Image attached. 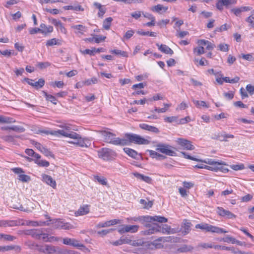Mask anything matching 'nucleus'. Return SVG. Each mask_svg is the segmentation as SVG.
Returning <instances> with one entry per match:
<instances>
[{"mask_svg":"<svg viewBox=\"0 0 254 254\" xmlns=\"http://www.w3.org/2000/svg\"><path fill=\"white\" fill-rule=\"evenodd\" d=\"M103 137L105 142L116 145L124 146L127 145L128 142L137 144H148L149 141L141 136L133 133H126V139L115 137L116 135L111 132L106 130L99 131Z\"/></svg>","mask_w":254,"mask_h":254,"instance_id":"1","label":"nucleus"},{"mask_svg":"<svg viewBox=\"0 0 254 254\" xmlns=\"http://www.w3.org/2000/svg\"><path fill=\"white\" fill-rule=\"evenodd\" d=\"M59 127L65 129L64 137L77 140V142H75L76 145L81 147H88L90 146L91 142L90 140L86 138H82L80 135L73 131V130L74 129L71 125L63 124L59 125Z\"/></svg>","mask_w":254,"mask_h":254,"instance_id":"2","label":"nucleus"},{"mask_svg":"<svg viewBox=\"0 0 254 254\" xmlns=\"http://www.w3.org/2000/svg\"><path fill=\"white\" fill-rule=\"evenodd\" d=\"M195 227L196 229H200L202 230H205L206 232L216 233L217 234L227 233L228 232L227 231L221 228L204 223L197 224L195 225Z\"/></svg>","mask_w":254,"mask_h":254,"instance_id":"3","label":"nucleus"},{"mask_svg":"<svg viewBox=\"0 0 254 254\" xmlns=\"http://www.w3.org/2000/svg\"><path fill=\"white\" fill-rule=\"evenodd\" d=\"M46 217L48 219H49V221L51 222V224L54 225L53 227L56 229L69 230L73 228V226L71 224L64 222L62 219H51L48 215H46Z\"/></svg>","mask_w":254,"mask_h":254,"instance_id":"4","label":"nucleus"},{"mask_svg":"<svg viewBox=\"0 0 254 254\" xmlns=\"http://www.w3.org/2000/svg\"><path fill=\"white\" fill-rule=\"evenodd\" d=\"M173 147L165 144H158L156 146V150L170 156H176V152L171 148Z\"/></svg>","mask_w":254,"mask_h":254,"instance_id":"5","label":"nucleus"},{"mask_svg":"<svg viewBox=\"0 0 254 254\" xmlns=\"http://www.w3.org/2000/svg\"><path fill=\"white\" fill-rule=\"evenodd\" d=\"M99 157L106 161L112 160L115 156V152L109 148H102L98 151Z\"/></svg>","mask_w":254,"mask_h":254,"instance_id":"6","label":"nucleus"},{"mask_svg":"<svg viewBox=\"0 0 254 254\" xmlns=\"http://www.w3.org/2000/svg\"><path fill=\"white\" fill-rule=\"evenodd\" d=\"M139 226L138 225H123L122 227L118 229V232L120 234L126 233H134L138 231Z\"/></svg>","mask_w":254,"mask_h":254,"instance_id":"7","label":"nucleus"},{"mask_svg":"<svg viewBox=\"0 0 254 254\" xmlns=\"http://www.w3.org/2000/svg\"><path fill=\"white\" fill-rule=\"evenodd\" d=\"M63 243L64 245H69L77 248H84L85 247L83 244L79 243V241L69 238H64Z\"/></svg>","mask_w":254,"mask_h":254,"instance_id":"8","label":"nucleus"},{"mask_svg":"<svg viewBox=\"0 0 254 254\" xmlns=\"http://www.w3.org/2000/svg\"><path fill=\"white\" fill-rule=\"evenodd\" d=\"M65 129L63 128L62 129H59L58 130H48L44 129H39L38 131V133H44L45 134H51L58 137L61 136H64Z\"/></svg>","mask_w":254,"mask_h":254,"instance_id":"9","label":"nucleus"},{"mask_svg":"<svg viewBox=\"0 0 254 254\" xmlns=\"http://www.w3.org/2000/svg\"><path fill=\"white\" fill-rule=\"evenodd\" d=\"M38 250L46 254H52L56 252V248L54 246L45 245L42 246H37Z\"/></svg>","mask_w":254,"mask_h":254,"instance_id":"10","label":"nucleus"},{"mask_svg":"<svg viewBox=\"0 0 254 254\" xmlns=\"http://www.w3.org/2000/svg\"><path fill=\"white\" fill-rule=\"evenodd\" d=\"M218 214L222 217H226L228 219L236 218V215L229 210L224 209L223 207H218L217 208Z\"/></svg>","mask_w":254,"mask_h":254,"instance_id":"11","label":"nucleus"},{"mask_svg":"<svg viewBox=\"0 0 254 254\" xmlns=\"http://www.w3.org/2000/svg\"><path fill=\"white\" fill-rule=\"evenodd\" d=\"M177 142L180 146L187 150H192L194 149V146L191 144V142L187 139L178 138Z\"/></svg>","mask_w":254,"mask_h":254,"instance_id":"12","label":"nucleus"},{"mask_svg":"<svg viewBox=\"0 0 254 254\" xmlns=\"http://www.w3.org/2000/svg\"><path fill=\"white\" fill-rule=\"evenodd\" d=\"M17 175L18 179L23 183H28L31 181V177L24 174V171L20 168H17Z\"/></svg>","mask_w":254,"mask_h":254,"instance_id":"13","label":"nucleus"},{"mask_svg":"<svg viewBox=\"0 0 254 254\" xmlns=\"http://www.w3.org/2000/svg\"><path fill=\"white\" fill-rule=\"evenodd\" d=\"M121 223V220L119 219H113L109 221H107L104 222L99 223L96 225V227L97 228H101L110 227L111 226L115 225L117 224Z\"/></svg>","mask_w":254,"mask_h":254,"instance_id":"14","label":"nucleus"},{"mask_svg":"<svg viewBox=\"0 0 254 254\" xmlns=\"http://www.w3.org/2000/svg\"><path fill=\"white\" fill-rule=\"evenodd\" d=\"M146 222H151L152 221H157L160 223H165L167 222L168 220L167 218L163 216H146L144 218Z\"/></svg>","mask_w":254,"mask_h":254,"instance_id":"15","label":"nucleus"},{"mask_svg":"<svg viewBox=\"0 0 254 254\" xmlns=\"http://www.w3.org/2000/svg\"><path fill=\"white\" fill-rule=\"evenodd\" d=\"M158 231H160V226L156 224H154L153 226L149 227L148 230L142 231V232L144 235H148L154 234L158 232Z\"/></svg>","mask_w":254,"mask_h":254,"instance_id":"16","label":"nucleus"},{"mask_svg":"<svg viewBox=\"0 0 254 254\" xmlns=\"http://www.w3.org/2000/svg\"><path fill=\"white\" fill-rule=\"evenodd\" d=\"M89 212V206L88 205H84L83 206H81L76 211H75V215L76 216L84 215L88 214Z\"/></svg>","mask_w":254,"mask_h":254,"instance_id":"17","label":"nucleus"},{"mask_svg":"<svg viewBox=\"0 0 254 254\" xmlns=\"http://www.w3.org/2000/svg\"><path fill=\"white\" fill-rule=\"evenodd\" d=\"M42 179L44 182H45L47 184L50 185L53 188H55L56 186V183L55 180L53 179L52 177L50 176L43 174L42 175Z\"/></svg>","mask_w":254,"mask_h":254,"instance_id":"18","label":"nucleus"},{"mask_svg":"<svg viewBox=\"0 0 254 254\" xmlns=\"http://www.w3.org/2000/svg\"><path fill=\"white\" fill-rule=\"evenodd\" d=\"M156 46L158 47L159 50L166 54L172 55L173 54V51L166 45H159L158 43L156 44Z\"/></svg>","mask_w":254,"mask_h":254,"instance_id":"19","label":"nucleus"},{"mask_svg":"<svg viewBox=\"0 0 254 254\" xmlns=\"http://www.w3.org/2000/svg\"><path fill=\"white\" fill-rule=\"evenodd\" d=\"M139 127L143 129L147 130L154 133H158L159 132V130L156 127L149 126L146 124H140Z\"/></svg>","mask_w":254,"mask_h":254,"instance_id":"20","label":"nucleus"},{"mask_svg":"<svg viewBox=\"0 0 254 254\" xmlns=\"http://www.w3.org/2000/svg\"><path fill=\"white\" fill-rule=\"evenodd\" d=\"M104 51L105 49L103 48H99L97 49L94 48L92 50L86 49L83 51H81V52L83 54H88L90 55H93L95 53L104 52Z\"/></svg>","mask_w":254,"mask_h":254,"instance_id":"21","label":"nucleus"},{"mask_svg":"<svg viewBox=\"0 0 254 254\" xmlns=\"http://www.w3.org/2000/svg\"><path fill=\"white\" fill-rule=\"evenodd\" d=\"M194 248L191 245H183L181 247L178 248L176 253H187L191 252Z\"/></svg>","mask_w":254,"mask_h":254,"instance_id":"22","label":"nucleus"},{"mask_svg":"<svg viewBox=\"0 0 254 254\" xmlns=\"http://www.w3.org/2000/svg\"><path fill=\"white\" fill-rule=\"evenodd\" d=\"M41 33L45 35L51 33L53 31V27L52 26H47L44 23L40 24Z\"/></svg>","mask_w":254,"mask_h":254,"instance_id":"23","label":"nucleus"},{"mask_svg":"<svg viewBox=\"0 0 254 254\" xmlns=\"http://www.w3.org/2000/svg\"><path fill=\"white\" fill-rule=\"evenodd\" d=\"M71 28L76 30L75 31V33H79L81 35L84 34V32L86 31L87 29L86 27L81 24L73 25L71 26Z\"/></svg>","mask_w":254,"mask_h":254,"instance_id":"24","label":"nucleus"},{"mask_svg":"<svg viewBox=\"0 0 254 254\" xmlns=\"http://www.w3.org/2000/svg\"><path fill=\"white\" fill-rule=\"evenodd\" d=\"M168 9L167 7H164L161 4H157L151 8V10L159 13H162V12H165Z\"/></svg>","mask_w":254,"mask_h":254,"instance_id":"25","label":"nucleus"},{"mask_svg":"<svg viewBox=\"0 0 254 254\" xmlns=\"http://www.w3.org/2000/svg\"><path fill=\"white\" fill-rule=\"evenodd\" d=\"M65 10H74L75 11H84V8L79 4H74V5H66L64 7Z\"/></svg>","mask_w":254,"mask_h":254,"instance_id":"26","label":"nucleus"},{"mask_svg":"<svg viewBox=\"0 0 254 254\" xmlns=\"http://www.w3.org/2000/svg\"><path fill=\"white\" fill-rule=\"evenodd\" d=\"M135 177H136L138 179L143 181L147 183H151L152 179L148 176H144L142 174H140L138 173H136L134 174Z\"/></svg>","mask_w":254,"mask_h":254,"instance_id":"27","label":"nucleus"},{"mask_svg":"<svg viewBox=\"0 0 254 254\" xmlns=\"http://www.w3.org/2000/svg\"><path fill=\"white\" fill-rule=\"evenodd\" d=\"M164 107L163 108H158L157 107H155L154 111H151V112L152 113H154V112H157L158 113H165L167 112L171 106V104H166L164 103Z\"/></svg>","mask_w":254,"mask_h":254,"instance_id":"28","label":"nucleus"},{"mask_svg":"<svg viewBox=\"0 0 254 254\" xmlns=\"http://www.w3.org/2000/svg\"><path fill=\"white\" fill-rule=\"evenodd\" d=\"M221 165H226V164L222 161L214 162V163L210 166L211 171L215 172L219 171V169H220L219 167L221 166Z\"/></svg>","mask_w":254,"mask_h":254,"instance_id":"29","label":"nucleus"},{"mask_svg":"<svg viewBox=\"0 0 254 254\" xmlns=\"http://www.w3.org/2000/svg\"><path fill=\"white\" fill-rule=\"evenodd\" d=\"M15 225H16V222L14 221L0 220V227H6Z\"/></svg>","mask_w":254,"mask_h":254,"instance_id":"30","label":"nucleus"},{"mask_svg":"<svg viewBox=\"0 0 254 254\" xmlns=\"http://www.w3.org/2000/svg\"><path fill=\"white\" fill-rule=\"evenodd\" d=\"M124 151L129 156L136 158L137 155V152L133 149L126 147L124 148Z\"/></svg>","mask_w":254,"mask_h":254,"instance_id":"31","label":"nucleus"},{"mask_svg":"<svg viewBox=\"0 0 254 254\" xmlns=\"http://www.w3.org/2000/svg\"><path fill=\"white\" fill-rule=\"evenodd\" d=\"M113 18L111 17L106 18L103 22V27L106 30H109L111 25Z\"/></svg>","mask_w":254,"mask_h":254,"instance_id":"32","label":"nucleus"},{"mask_svg":"<svg viewBox=\"0 0 254 254\" xmlns=\"http://www.w3.org/2000/svg\"><path fill=\"white\" fill-rule=\"evenodd\" d=\"M197 248H201L202 249H206L209 248L214 249V245L212 243H201L198 244Z\"/></svg>","mask_w":254,"mask_h":254,"instance_id":"33","label":"nucleus"},{"mask_svg":"<svg viewBox=\"0 0 254 254\" xmlns=\"http://www.w3.org/2000/svg\"><path fill=\"white\" fill-rule=\"evenodd\" d=\"M61 44V40L56 38L50 39L47 41V46H52L53 45H60Z\"/></svg>","mask_w":254,"mask_h":254,"instance_id":"34","label":"nucleus"},{"mask_svg":"<svg viewBox=\"0 0 254 254\" xmlns=\"http://www.w3.org/2000/svg\"><path fill=\"white\" fill-rule=\"evenodd\" d=\"M158 232H161L163 233H166L168 234L173 233L172 230L170 226L167 225H163L162 227L160 226V231H158Z\"/></svg>","mask_w":254,"mask_h":254,"instance_id":"35","label":"nucleus"},{"mask_svg":"<svg viewBox=\"0 0 254 254\" xmlns=\"http://www.w3.org/2000/svg\"><path fill=\"white\" fill-rule=\"evenodd\" d=\"M15 122V120L7 117L0 115V123H11Z\"/></svg>","mask_w":254,"mask_h":254,"instance_id":"36","label":"nucleus"},{"mask_svg":"<svg viewBox=\"0 0 254 254\" xmlns=\"http://www.w3.org/2000/svg\"><path fill=\"white\" fill-rule=\"evenodd\" d=\"M245 21L248 23L249 27L254 28V14L253 13H252L251 15L246 18Z\"/></svg>","mask_w":254,"mask_h":254,"instance_id":"37","label":"nucleus"},{"mask_svg":"<svg viewBox=\"0 0 254 254\" xmlns=\"http://www.w3.org/2000/svg\"><path fill=\"white\" fill-rule=\"evenodd\" d=\"M40 233V229H32L28 230L26 234L27 235H31L34 239L38 238V233Z\"/></svg>","mask_w":254,"mask_h":254,"instance_id":"38","label":"nucleus"},{"mask_svg":"<svg viewBox=\"0 0 254 254\" xmlns=\"http://www.w3.org/2000/svg\"><path fill=\"white\" fill-rule=\"evenodd\" d=\"M110 52L117 55H120L123 57H127L128 54L127 52L119 50H111Z\"/></svg>","mask_w":254,"mask_h":254,"instance_id":"39","label":"nucleus"},{"mask_svg":"<svg viewBox=\"0 0 254 254\" xmlns=\"http://www.w3.org/2000/svg\"><path fill=\"white\" fill-rule=\"evenodd\" d=\"M223 80L224 81L227 83H236L239 82L240 80V77L238 76H236L234 78L230 79L228 77H223Z\"/></svg>","mask_w":254,"mask_h":254,"instance_id":"40","label":"nucleus"},{"mask_svg":"<svg viewBox=\"0 0 254 254\" xmlns=\"http://www.w3.org/2000/svg\"><path fill=\"white\" fill-rule=\"evenodd\" d=\"M191 225V224L190 222L186 221V222L184 223V230L183 231V233L184 235L188 234L190 232Z\"/></svg>","mask_w":254,"mask_h":254,"instance_id":"41","label":"nucleus"},{"mask_svg":"<svg viewBox=\"0 0 254 254\" xmlns=\"http://www.w3.org/2000/svg\"><path fill=\"white\" fill-rule=\"evenodd\" d=\"M192 102L198 108H200V107H203L208 108L209 107V106L206 104V103L203 101H197L195 100H193Z\"/></svg>","mask_w":254,"mask_h":254,"instance_id":"42","label":"nucleus"},{"mask_svg":"<svg viewBox=\"0 0 254 254\" xmlns=\"http://www.w3.org/2000/svg\"><path fill=\"white\" fill-rule=\"evenodd\" d=\"M44 80L42 78H40L38 81H34L33 86L38 89L42 87L44 85Z\"/></svg>","mask_w":254,"mask_h":254,"instance_id":"43","label":"nucleus"},{"mask_svg":"<svg viewBox=\"0 0 254 254\" xmlns=\"http://www.w3.org/2000/svg\"><path fill=\"white\" fill-rule=\"evenodd\" d=\"M35 163L38 164L39 166L41 167H48L50 165V163L48 161L44 160H35Z\"/></svg>","mask_w":254,"mask_h":254,"instance_id":"44","label":"nucleus"},{"mask_svg":"<svg viewBox=\"0 0 254 254\" xmlns=\"http://www.w3.org/2000/svg\"><path fill=\"white\" fill-rule=\"evenodd\" d=\"M164 121L168 123H172L174 122L177 123L178 117L177 116L166 117L164 118Z\"/></svg>","mask_w":254,"mask_h":254,"instance_id":"45","label":"nucleus"},{"mask_svg":"<svg viewBox=\"0 0 254 254\" xmlns=\"http://www.w3.org/2000/svg\"><path fill=\"white\" fill-rule=\"evenodd\" d=\"M146 217V216H140V217H131L130 218H127V220L128 222H131V221H140L143 222H145L144 218Z\"/></svg>","mask_w":254,"mask_h":254,"instance_id":"46","label":"nucleus"},{"mask_svg":"<svg viewBox=\"0 0 254 254\" xmlns=\"http://www.w3.org/2000/svg\"><path fill=\"white\" fill-rule=\"evenodd\" d=\"M230 26L228 25L227 24L225 23L220 27H217L215 29V32H221L223 31L227 30L228 28H229Z\"/></svg>","mask_w":254,"mask_h":254,"instance_id":"47","label":"nucleus"},{"mask_svg":"<svg viewBox=\"0 0 254 254\" xmlns=\"http://www.w3.org/2000/svg\"><path fill=\"white\" fill-rule=\"evenodd\" d=\"M143 242L141 240H130V242L129 243V245H131L133 247H138L142 246L143 244Z\"/></svg>","mask_w":254,"mask_h":254,"instance_id":"48","label":"nucleus"},{"mask_svg":"<svg viewBox=\"0 0 254 254\" xmlns=\"http://www.w3.org/2000/svg\"><path fill=\"white\" fill-rule=\"evenodd\" d=\"M193 52L196 53L197 55H200L204 53V48L203 46H199L197 47L194 48Z\"/></svg>","mask_w":254,"mask_h":254,"instance_id":"49","label":"nucleus"},{"mask_svg":"<svg viewBox=\"0 0 254 254\" xmlns=\"http://www.w3.org/2000/svg\"><path fill=\"white\" fill-rule=\"evenodd\" d=\"M44 93H45V96L47 100L50 101L54 104H55V105L57 104V99L55 98V97H54L51 95L48 94L47 93H45V92Z\"/></svg>","mask_w":254,"mask_h":254,"instance_id":"50","label":"nucleus"},{"mask_svg":"<svg viewBox=\"0 0 254 254\" xmlns=\"http://www.w3.org/2000/svg\"><path fill=\"white\" fill-rule=\"evenodd\" d=\"M142 14H143V11H135L131 13L130 15L132 18L137 20L141 16Z\"/></svg>","mask_w":254,"mask_h":254,"instance_id":"51","label":"nucleus"},{"mask_svg":"<svg viewBox=\"0 0 254 254\" xmlns=\"http://www.w3.org/2000/svg\"><path fill=\"white\" fill-rule=\"evenodd\" d=\"M51 64L49 62H41L38 63L36 66L40 69H42L49 66Z\"/></svg>","mask_w":254,"mask_h":254,"instance_id":"52","label":"nucleus"},{"mask_svg":"<svg viewBox=\"0 0 254 254\" xmlns=\"http://www.w3.org/2000/svg\"><path fill=\"white\" fill-rule=\"evenodd\" d=\"M94 178L101 185H106L107 184L106 179L104 177L96 176Z\"/></svg>","mask_w":254,"mask_h":254,"instance_id":"53","label":"nucleus"},{"mask_svg":"<svg viewBox=\"0 0 254 254\" xmlns=\"http://www.w3.org/2000/svg\"><path fill=\"white\" fill-rule=\"evenodd\" d=\"M41 152L43 153L45 156L47 157H54V155L50 151V150L47 149L46 147H44L42 150H41Z\"/></svg>","mask_w":254,"mask_h":254,"instance_id":"54","label":"nucleus"},{"mask_svg":"<svg viewBox=\"0 0 254 254\" xmlns=\"http://www.w3.org/2000/svg\"><path fill=\"white\" fill-rule=\"evenodd\" d=\"M219 50L222 52H227L229 50V45L226 44H220L218 46Z\"/></svg>","mask_w":254,"mask_h":254,"instance_id":"55","label":"nucleus"},{"mask_svg":"<svg viewBox=\"0 0 254 254\" xmlns=\"http://www.w3.org/2000/svg\"><path fill=\"white\" fill-rule=\"evenodd\" d=\"M231 168L234 170L238 171L244 169L245 168V166L243 164L238 165H232L231 166Z\"/></svg>","mask_w":254,"mask_h":254,"instance_id":"56","label":"nucleus"},{"mask_svg":"<svg viewBox=\"0 0 254 254\" xmlns=\"http://www.w3.org/2000/svg\"><path fill=\"white\" fill-rule=\"evenodd\" d=\"M134 33V32L132 30H130L127 31L123 37L124 39L128 40V39H130L133 36Z\"/></svg>","mask_w":254,"mask_h":254,"instance_id":"57","label":"nucleus"},{"mask_svg":"<svg viewBox=\"0 0 254 254\" xmlns=\"http://www.w3.org/2000/svg\"><path fill=\"white\" fill-rule=\"evenodd\" d=\"M98 82V79L96 77H92L91 79H88L85 81L86 85H90L91 84H96Z\"/></svg>","mask_w":254,"mask_h":254,"instance_id":"58","label":"nucleus"},{"mask_svg":"<svg viewBox=\"0 0 254 254\" xmlns=\"http://www.w3.org/2000/svg\"><path fill=\"white\" fill-rule=\"evenodd\" d=\"M222 2L224 3V6L226 7L229 6L232 4H234L236 3V0H222Z\"/></svg>","mask_w":254,"mask_h":254,"instance_id":"59","label":"nucleus"},{"mask_svg":"<svg viewBox=\"0 0 254 254\" xmlns=\"http://www.w3.org/2000/svg\"><path fill=\"white\" fill-rule=\"evenodd\" d=\"M190 118L189 116H188L184 118L181 119L180 120L178 119L177 124H180V125L185 124L188 123L189 122H190Z\"/></svg>","mask_w":254,"mask_h":254,"instance_id":"60","label":"nucleus"},{"mask_svg":"<svg viewBox=\"0 0 254 254\" xmlns=\"http://www.w3.org/2000/svg\"><path fill=\"white\" fill-rule=\"evenodd\" d=\"M114 229H110L108 230H103L100 231L98 232V234L104 236L106 235L107 234L112 232Z\"/></svg>","mask_w":254,"mask_h":254,"instance_id":"61","label":"nucleus"},{"mask_svg":"<svg viewBox=\"0 0 254 254\" xmlns=\"http://www.w3.org/2000/svg\"><path fill=\"white\" fill-rule=\"evenodd\" d=\"M57 29L58 31H59L60 32L64 33V34H66V30L65 28V27L64 26L62 23L61 24H59L58 27H57Z\"/></svg>","mask_w":254,"mask_h":254,"instance_id":"62","label":"nucleus"},{"mask_svg":"<svg viewBox=\"0 0 254 254\" xmlns=\"http://www.w3.org/2000/svg\"><path fill=\"white\" fill-rule=\"evenodd\" d=\"M106 37L104 36H96L94 37V42L96 43H99L102 41H103L106 39Z\"/></svg>","mask_w":254,"mask_h":254,"instance_id":"63","label":"nucleus"},{"mask_svg":"<svg viewBox=\"0 0 254 254\" xmlns=\"http://www.w3.org/2000/svg\"><path fill=\"white\" fill-rule=\"evenodd\" d=\"M223 241L224 242L226 243H232V244H234L236 242V239L230 236H227L225 238L223 239Z\"/></svg>","mask_w":254,"mask_h":254,"instance_id":"64","label":"nucleus"}]
</instances>
